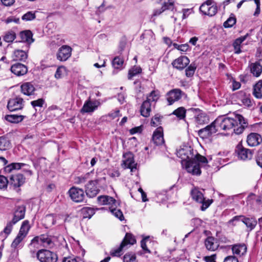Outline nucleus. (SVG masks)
<instances>
[{"mask_svg": "<svg viewBox=\"0 0 262 262\" xmlns=\"http://www.w3.org/2000/svg\"><path fill=\"white\" fill-rule=\"evenodd\" d=\"M217 128L224 130L233 129L234 133L240 135L248 127V122L242 115L234 114L233 117L220 116L215 120Z\"/></svg>", "mask_w": 262, "mask_h": 262, "instance_id": "nucleus-1", "label": "nucleus"}, {"mask_svg": "<svg viewBox=\"0 0 262 262\" xmlns=\"http://www.w3.org/2000/svg\"><path fill=\"white\" fill-rule=\"evenodd\" d=\"M177 155L182 160L187 161L186 169L193 175L199 176L201 173L200 165L192 160L194 156V150L190 146H186L177 151Z\"/></svg>", "mask_w": 262, "mask_h": 262, "instance_id": "nucleus-2", "label": "nucleus"}, {"mask_svg": "<svg viewBox=\"0 0 262 262\" xmlns=\"http://www.w3.org/2000/svg\"><path fill=\"white\" fill-rule=\"evenodd\" d=\"M136 243V239L135 236L131 233H126L120 246L112 249L110 254L113 257L120 256L122 254L123 250L128 248V245H133Z\"/></svg>", "mask_w": 262, "mask_h": 262, "instance_id": "nucleus-3", "label": "nucleus"}, {"mask_svg": "<svg viewBox=\"0 0 262 262\" xmlns=\"http://www.w3.org/2000/svg\"><path fill=\"white\" fill-rule=\"evenodd\" d=\"M218 10L216 3L213 0H207L200 7V11L204 14L209 16H214Z\"/></svg>", "mask_w": 262, "mask_h": 262, "instance_id": "nucleus-4", "label": "nucleus"}, {"mask_svg": "<svg viewBox=\"0 0 262 262\" xmlns=\"http://www.w3.org/2000/svg\"><path fill=\"white\" fill-rule=\"evenodd\" d=\"M191 195L193 200L202 204L201 206V210L202 211H205L213 202L212 199L206 200L203 193L196 188L191 190Z\"/></svg>", "mask_w": 262, "mask_h": 262, "instance_id": "nucleus-5", "label": "nucleus"}, {"mask_svg": "<svg viewBox=\"0 0 262 262\" xmlns=\"http://www.w3.org/2000/svg\"><path fill=\"white\" fill-rule=\"evenodd\" d=\"M36 257L40 262H56L58 260L55 253L46 249L39 250L36 252Z\"/></svg>", "mask_w": 262, "mask_h": 262, "instance_id": "nucleus-6", "label": "nucleus"}, {"mask_svg": "<svg viewBox=\"0 0 262 262\" xmlns=\"http://www.w3.org/2000/svg\"><path fill=\"white\" fill-rule=\"evenodd\" d=\"M71 199L76 203L86 202L85 195L83 189L76 187H71L68 191Z\"/></svg>", "mask_w": 262, "mask_h": 262, "instance_id": "nucleus-7", "label": "nucleus"}, {"mask_svg": "<svg viewBox=\"0 0 262 262\" xmlns=\"http://www.w3.org/2000/svg\"><path fill=\"white\" fill-rule=\"evenodd\" d=\"M218 130L219 128L216 126V123H214V121L210 124L199 130L198 134L200 138L205 139H208L213 134H215Z\"/></svg>", "mask_w": 262, "mask_h": 262, "instance_id": "nucleus-8", "label": "nucleus"}, {"mask_svg": "<svg viewBox=\"0 0 262 262\" xmlns=\"http://www.w3.org/2000/svg\"><path fill=\"white\" fill-rule=\"evenodd\" d=\"M124 160L123 161V167L124 168H129L131 172H134L137 169V163H135L134 155L131 152H127L123 154Z\"/></svg>", "mask_w": 262, "mask_h": 262, "instance_id": "nucleus-9", "label": "nucleus"}, {"mask_svg": "<svg viewBox=\"0 0 262 262\" xmlns=\"http://www.w3.org/2000/svg\"><path fill=\"white\" fill-rule=\"evenodd\" d=\"M238 158L243 160H250L253 156V150L245 148L241 143H238L235 149Z\"/></svg>", "mask_w": 262, "mask_h": 262, "instance_id": "nucleus-10", "label": "nucleus"}, {"mask_svg": "<svg viewBox=\"0 0 262 262\" xmlns=\"http://www.w3.org/2000/svg\"><path fill=\"white\" fill-rule=\"evenodd\" d=\"M24 106V99L20 97L10 99L7 104V108L11 112L21 110Z\"/></svg>", "mask_w": 262, "mask_h": 262, "instance_id": "nucleus-11", "label": "nucleus"}, {"mask_svg": "<svg viewBox=\"0 0 262 262\" xmlns=\"http://www.w3.org/2000/svg\"><path fill=\"white\" fill-rule=\"evenodd\" d=\"M72 51V49L70 46L63 45L58 49L56 58L60 61H65L71 57Z\"/></svg>", "mask_w": 262, "mask_h": 262, "instance_id": "nucleus-12", "label": "nucleus"}, {"mask_svg": "<svg viewBox=\"0 0 262 262\" xmlns=\"http://www.w3.org/2000/svg\"><path fill=\"white\" fill-rule=\"evenodd\" d=\"M101 104L98 100L92 101L90 99L85 101L80 112L82 114L93 113L96 110Z\"/></svg>", "mask_w": 262, "mask_h": 262, "instance_id": "nucleus-13", "label": "nucleus"}, {"mask_svg": "<svg viewBox=\"0 0 262 262\" xmlns=\"http://www.w3.org/2000/svg\"><path fill=\"white\" fill-rule=\"evenodd\" d=\"M25 180L26 178L23 174L12 175L10 178L9 184L14 188H18L25 183Z\"/></svg>", "mask_w": 262, "mask_h": 262, "instance_id": "nucleus-14", "label": "nucleus"}, {"mask_svg": "<svg viewBox=\"0 0 262 262\" xmlns=\"http://www.w3.org/2000/svg\"><path fill=\"white\" fill-rule=\"evenodd\" d=\"M183 92L179 89H173L169 91L167 95V100L169 105L172 104L174 102L178 101L182 97Z\"/></svg>", "mask_w": 262, "mask_h": 262, "instance_id": "nucleus-15", "label": "nucleus"}, {"mask_svg": "<svg viewBox=\"0 0 262 262\" xmlns=\"http://www.w3.org/2000/svg\"><path fill=\"white\" fill-rule=\"evenodd\" d=\"M97 182L96 181H90L85 185V193L89 198L95 197L99 190L96 186Z\"/></svg>", "mask_w": 262, "mask_h": 262, "instance_id": "nucleus-16", "label": "nucleus"}, {"mask_svg": "<svg viewBox=\"0 0 262 262\" xmlns=\"http://www.w3.org/2000/svg\"><path fill=\"white\" fill-rule=\"evenodd\" d=\"M189 62L190 60L187 56H182L173 61L172 65L177 69L182 70L187 67Z\"/></svg>", "mask_w": 262, "mask_h": 262, "instance_id": "nucleus-17", "label": "nucleus"}, {"mask_svg": "<svg viewBox=\"0 0 262 262\" xmlns=\"http://www.w3.org/2000/svg\"><path fill=\"white\" fill-rule=\"evenodd\" d=\"M152 140L156 145H161L164 143L163 128L161 126L156 128L152 135Z\"/></svg>", "mask_w": 262, "mask_h": 262, "instance_id": "nucleus-18", "label": "nucleus"}, {"mask_svg": "<svg viewBox=\"0 0 262 262\" xmlns=\"http://www.w3.org/2000/svg\"><path fill=\"white\" fill-rule=\"evenodd\" d=\"M262 142L260 135L257 133H252L250 134L247 138V142L250 146H256Z\"/></svg>", "mask_w": 262, "mask_h": 262, "instance_id": "nucleus-19", "label": "nucleus"}, {"mask_svg": "<svg viewBox=\"0 0 262 262\" xmlns=\"http://www.w3.org/2000/svg\"><path fill=\"white\" fill-rule=\"evenodd\" d=\"M19 36L21 39L19 41L27 43V48H29L30 45L34 41V39L32 37L33 34L30 30L21 31L19 33Z\"/></svg>", "mask_w": 262, "mask_h": 262, "instance_id": "nucleus-20", "label": "nucleus"}, {"mask_svg": "<svg viewBox=\"0 0 262 262\" xmlns=\"http://www.w3.org/2000/svg\"><path fill=\"white\" fill-rule=\"evenodd\" d=\"M21 92L26 95L32 96V98H34V92L35 88L34 85L29 82L23 83L20 86Z\"/></svg>", "mask_w": 262, "mask_h": 262, "instance_id": "nucleus-21", "label": "nucleus"}, {"mask_svg": "<svg viewBox=\"0 0 262 262\" xmlns=\"http://www.w3.org/2000/svg\"><path fill=\"white\" fill-rule=\"evenodd\" d=\"M26 212V206L24 205L17 206L14 212V216L12 221L14 223H17L19 221L23 219Z\"/></svg>", "mask_w": 262, "mask_h": 262, "instance_id": "nucleus-22", "label": "nucleus"}, {"mask_svg": "<svg viewBox=\"0 0 262 262\" xmlns=\"http://www.w3.org/2000/svg\"><path fill=\"white\" fill-rule=\"evenodd\" d=\"M11 72L15 75L20 76L27 73V67L21 63H17L12 65L11 67Z\"/></svg>", "mask_w": 262, "mask_h": 262, "instance_id": "nucleus-23", "label": "nucleus"}, {"mask_svg": "<svg viewBox=\"0 0 262 262\" xmlns=\"http://www.w3.org/2000/svg\"><path fill=\"white\" fill-rule=\"evenodd\" d=\"M191 110L198 113L195 116L196 121L200 124H204L208 122L209 119L206 114L199 108H191Z\"/></svg>", "mask_w": 262, "mask_h": 262, "instance_id": "nucleus-24", "label": "nucleus"}, {"mask_svg": "<svg viewBox=\"0 0 262 262\" xmlns=\"http://www.w3.org/2000/svg\"><path fill=\"white\" fill-rule=\"evenodd\" d=\"M204 243L206 249L211 251H215L219 246L216 239L213 236L207 237Z\"/></svg>", "mask_w": 262, "mask_h": 262, "instance_id": "nucleus-25", "label": "nucleus"}, {"mask_svg": "<svg viewBox=\"0 0 262 262\" xmlns=\"http://www.w3.org/2000/svg\"><path fill=\"white\" fill-rule=\"evenodd\" d=\"M98 203L101 205H111V206H116V201L113 198L107 195H101L97 198Z\"/></svg>", "mask_w": 262, "mask_h": 262, "instance_id": "nucleus-26", "label": "nucleus"}, {"mask_svg": "<svg viewBox=\"0 0 262 262\" xmlns=\"http://www.w3.org/2000/svg\"><path fill=\"white\" fill-rule=\"evenodd\" d=\"M250 72L256 77H259L262 73V66L258 61L251 63L249 66Z\"/></svg>", "mask_w": 262, "mask_h": 262, "instance_id": "nucleus-27", "label": "nucleus"}, {"mask_svg": "<svg viewBox=\"0 0 262 262\" xmlns=\"http://www.w3.org/2000/svg\"><path fill=\"white\" fill-rule=\"evenodd\" d=\"M232 251L234 254L242 256L247 252V247L244 244H237L232 246Z\"/></svg>", "mask_w": 262, "mask_h": 262, "instance_id": "nucleus-28", "label": "nucleus"}, {"mask_svg": "<svg viewBox=\"0 0 262 262\" xmlns=\"http://www.w3.org/2000/svg\"><path fill=\"white\" fill-rule=\"evenodd\" d=\"M151 112V103L148 100L144 101L140 108V113L144 117H148L150 116Z\"/></svg>", "mask_w": 262, "mask_h": 262, "instance_id": "nucleus-29", "label": "nucleus"}, {"mask_svg": "<svg viewBox=\"0 0 262 262\" xmlns=\"http://www.w3.org/2000/svg\"><path fill=\"white\" fill-rule=\"evenodd\" d=\"M26 117V116L24 115H7L5 116V119L10 123H18L21 122Z\"/></svg>", "mask_w": 262, "mask_h": 262, "instance_id": "nucleus-30", "label": "nucleus"}, {"mask_svg": "<svg viewBox=\"0 0 262 262\" xmlns=\"http://www.w3.org/2000/svg\"><path fill=\"white\" fill-rule=\"evenodd\" d=\"M243 219V223L250 231L254 229L257 224V221L254 217H247L244 216Z\"/></svg>", "mask_w": 262, "mask_h": 262, "instance_id": "nucleus-31", "label": "nucleus"}, {"mask_svg": "<svg viewBox=\"0 0 262 262\" xmlns=\"http://www.w3.org/2000/svg\"><path fill=\"white\" fill-rule=\"evenodd\" d=\"M262 79L259 80L254 85L253 88L252 94L257 99L262 98Z\"/></svg>", "mask_w": 262, "mask_h": 262, "instance_id": "nucleus-32", "label": "nucleus"}, {"mask_svg": "<svg viewBox=\"0 0 262 262\" xmlns=\"http://www.w3.org/2000/svg\"><path fill=\"white\" fill-rule=\"evenodd\" d=\"M27 165L22 163H12L4 168L6 172L10 173L13 170H18Z\"/></svg>", "mask_w": 262, "mask_h": 262, "instance_id": "nucleus-33", "label": "nucleus"}, {"mask_svg": "<svg viewBox=\"0 0 262 262\" xmlns=\"http://www.w3.org/2000/svg\"><path fill=\"white\" fill-rule=\"evenodd\" d=\"M27 57V53L25 51L17 50L14 52L13 59L14 60L25 61Z\"/></svg>", "mask_w": 262, "mask_h": 262, "instance_id": "nucleus-34", "label": "nucleus"}, {"mask_svg": "<svg viewBox=\"0 0 262 262\" xmlns=\"http://www.w3.org/2000/svg\"><path fill=\"white\" fill-rule=\"evenodd\" d=\"M41 244L45 247H51L53 245L51 238L48 235L42 234L39 236Z\"/></svg>", "mask_w": 262, "mask_h": 262, "instance_id": "nucleus-35", "label": "nucleus"}, {"mask_svg": "<svg viewBox=\"0 0 262 262\" xmlns=\"http://www.w3.org/2000/svg\"><path fill=\"white\" fill-rule=\"evenodd\" d=\"M11 146V142L7 137L5 136L0 137V150H6L10 148Z\"/></svg>", "mask_w": 262, "mask_h": 262, "instance_id": "nucleus-36", "label": "nucleus"}, {"mask_svg": "<svg viewBox=\"0 0 262 262\" xmlns=\"http://www.w3.org/2000/svg\"><path fill=\"white\" fill-rule=\"evenodd\" d=\"M186 110L184 107H179L171 114L175 115L179 120H184L186 117Z\"/></svg>", "mask_w": 262, "mask_h": 262, "instance_id": "nucleus-37", "label": "nucleus"}, {"mask_svg": "<svg viewBox=\"0 0 262 262\" xmlns=\"http://www.w3.org/2000/svg\"><path fill=\"white\" fill-rule=\"evenodd\" d=\"M81 212L83 219H90L95 214V210L93 208L85 207L81 209Z\"/></svg>", "mask_w": 262, "mask_h": 262, "instance_id": "nucleus-38", "label": "nucleus"}, {"mask_svg": "<svg viewBox=\"0 0 262 262\" xmlns=\"http://www.w3.org/2000/svg\"><path fill=\"white\" fill-rule=\"evenodd\" d=\"M30 226L29 225V222L28 220L24 221L21 224L20 230L18 233L26 237L30 230Z\"/></svg>", "mask_w": 262, "mask_h": 262, "instance_id": "nucleus-39", "label": "nucleus"}, {"mask_svg": "<svg viewBox=\"0 0 262 262\" xmlns=\"http://www.w3.org/2000/svg\"><path fill=\"white\" fill-rule=\"evenodd\" d=\"M163 9L173 10L174 9V0H159Z\"/></svg>", "mask_w": 262, "mask_h": 262, "instance_id": "nucleus-40", "label": "nucleus"}, {"mask_svg": "<svg viewBox=\"0 0 262 262\" xmlns=\"http://www.w3.org/2000/svg\"><path fill=\"white\" fill-rule=\"evenodd\" d=\"M16 38V34L13 31L7 32L4 36V40L7 42H12Z\"/></svg>", "mask_w": 262, "mask_h": 262, "instance_id": "nucleus-41", "label": "nucleus"}, {"mask_svg": "<svg viewBox=\"0 0 262 262\" xmlns=\"http://www.w3.org/2000/svg\"><path fill=\"white\" fill-rule=\"evenodd\" d=\"M141 72L142 69L140 67H134L128 71V79L131 80L134 76L140 74Z\"/></svg>", "mask_w": 262, "mask_h": 262, "instance_id": "nucleus-42", "label": "nucleus"}, {"mask_svg": "<svg viewBox=\"0 0 262 262\" xmlns=\"http://www.w3.org/2000/svg\"><path fill=\"white\" fill-rule=\"evenodd\" d=\"M123 62L124 60L122 58L116 56L113 60L112 64L115 69H119L122 68Z\"/></svg>", "mask_w": 262, "mask_h": 262, "instance_id": "nucleus-43", "label": "nucleus"}, {"mask_svg": "<svg viewBox=\"0 0 262 262\" xmlns=\"http://www.w3.org/2000/svg\"><path fill=\"white\" fill-rule=\"evenodd\" d=\"M123 262H137L136 256L133 252H128L123 256Z\"/></svg>", "mask_w": 262, "mask_h": 262, "instance_id": "nucleus-44", "label": "nucleus"}, {"mask_svg": "<svg viewBox=\"0 0 262 262\" xmlns=\"http://www.w3.org/2000/svg\"><path fill=\"white\" fill-rule=\"evenodd\" d=\"M110 209L113 214L118 218L120 221H123L124 219L122 212L120 209H117L113 206H111Z\"/></svg>", "mask_w": 262, "mask_h": 262, "instance_id": "nucleus-45", "label": "nucleus"}, {"mask_svg": "<svg viewBox=\"0 0 262 262\" xmlns=\"http://www.w3.org/2000/svg\"><path fill=\"white\" fill-rule=\"evenodd\" d=\"M41 245L40 241L39 236L34 237L31 241L30 244L28 245V248L33 247V248H38L39 246Z\"/></svg>", "mask_w": 262, "mask_h": 262, "instance_id": "nucleus-46", "label": "nucleus"}, {"mask_svg": "<svg viewBox=\"0 0 262 262\" xmlns=\"http://www.w3.org/2000/svg\"><path fill=\"white\" fill-rule=\"evenodd\" d=\"M25 237V236L18 233L16 237L15 238L11 244V247L14 249L16 248Z\"/></svg>", "mask_w": 262, "mask_h": 262, "instance_id": "nucleus-47", "label": "nucleus"}, {"mask_svg": "<svg viewBox=\"0 0 262 262\" xmlns=\"http://www.w3.org/2000/svg\"><path fill=\"white\" fill-rule=\"evenodd\" d=\"M238 95L239 96H245V97L242 99L243 103L247 106L252 105L251 101L248 97H246V93L243 91H241L238 92Z\"/></svg>", "mask_w": 262, "mask_h": 262, "instance_id": "nucleus-48", "label": "nucleus"}, {"mask_svg": "<svg viewBox=\"0 0 262 262\" xmlns=\"http://www.w3.org/2000/svg\"><path fill=\"white\" fill-rule=\"evenodd\" d=\"M159 98V94L158 91H152L150 92L149 95L147 97L146 100H148L150 102L151 101H156Z\"/></svg>", "mask_w": 262, "mask_h": 262, "instance_id": "nucleus-49", "label": "nucleus"}, {"mask_svg": "<svg viewBox=\"0 0 262 262\" xmlns=\"http://www.w3.org/2000/svg\"><path fill=\"white\" fill-rule=\"evenodd\" d=\"M195 69L196 66L195 64L191 63L185 70L186 76L188 77H192L194 75Z\"/></svg>", "mask_w": 262, "mask_h": 262, "instance_id": "nucleus-50", "label": "nucleus"}, {"mask_svg": "<svg viewBox=\"0 0 262 262\" xmlns=\"http://www.w3.org/2000/svg\"><path fill=\"white\" fill-rule=\"evenodd\" d=\"M35 17V12L28 11L22 16L21 19L25 21H31L34 19Z\"/></svg>", "mask_w": 262, "mask_h": 262, "instance_id": "nucleus-51", "label": "nucleus"}, {"mask_svg": "<svg viewBox=\"0 0 262 262\" xmlns=\"http://www.w3.org/2000/svg\"><path fill=\"white\" fill-rule=\"evenodd\" d=\"M192 160H194V161H195L199 164H200V163H208V160H207V158L203 156L198 153H196V155H194Z\"/></svg>", "mask_w": 262, "mask_h": 262, "instance_id": "nucleus-52", "label": "nucleus"}, {"mask_svg": "<svg viewBox=\"0 0 262 262\" xmlns=\"http://www.w3.org/2000/svg\"><path fill=\"white\" fill-rule=\"evenodd\" d=\"M236 23L235 17L230 16L226 21L224 23L223 26L226 28L232 27Z\"/></svg>", "mask_w": 262, "mask_h": 262, "instance_id": "nucleus-53", "label": "nucleus"}, {"mask_svg": "<svg viewBox=\"0 0 262 262\" xmlns=\"http://www.w3.org/2000/svg\"><path fill=\"white\" fill-rule=\"evenodd\" d=\"M12 221L8 222L3 230V232L6 235V237L11 232L13 226L15 224Z\"/></svg>", "mask_w": 262, "mask_h": 262, "instance_id": "nucleus-54", "label": "nucleus"}, {"mask_svg": "<svg viewBox=\"0 0 262 262\" xmlns=\"http://www.w3.org/2000/svg\"><path fill=\"white\" fill-rule=\"evenodd\" d=\"M8 184H9V180L6 177L0 175V189L6 188Z\"/></svg>", "mask_w": 262, "mask_h": 262, "instance_id": "nucleus-55", "label": "nucleus"}, {"mask_svg": "<svg viewBox=\"0 0 262 262\" xmlns=\"http://www.w3.org/2000/svg\"><path fill=\"white\" fill-rule=\"evenodd\" d=\"M45 103V100L43 98H39L36 100H34L31 102V105L35 108L36 107H41Z\"/></svg>", "mask_w": 262, "mask_h": 262, "instance_id": "nucleus-56", "label": "nucleus"}, {"mask_svg": "<svg viewBox=\"0 0 262 262\" xmlns=\"http://www.w3.org/2000/svg\"><path fill=\"white\" fill-rule=\"evenodd\" d=\"M161 121L160 116L158 114H157L151 119L150 124L151 126L156 127L161 124Z\"/></svg>", "mask_w": 262, "mask_h": 262, "instance_id": "nucleus-57", "label": "nucleus"}, {"mask_svg": "<svg viewBox=\"0 0 262 262\" xmlns=\"http://www.w3.org/2000/svg\"><path fill=\"white\" fill-rule=\"evenodd\" d=\"M241 43L239 42V41H238L237 39H235L233 42V46L234 47V53L235 54H238L241 53Z\"/></svg>", "mask_w": 262, "mask_h": 262, "instance_id": "nucleus-58", "label": "nucleus"}, {"mask_svg": "<svg viewBox=\"0 0 262 262\" xmlns=\"http://www.w3.org/2000/svg\"><path fill=\"white\" fill-rule=\"evenodd\" d=\"M148 237L143 238L141 241V247L145 253H150V251L148 249L146 244V241Z\"/></svg>", "mask_w": 262, "mask_h": 262, "instance_id": "nucleus-59", "label": "nucleus"}, {"mask_svg": "<svg viewBox=\"0 0 262 262\" xmlns=\"http://www.w3.org/2000/svg\"><path fill=\"white\" fill-rule=\"evenodd\" d=\"M257 164L262 168V153L258 152L255 157Z\"/></svg>", "mask_w": 262, "mask_h": 262, "instance_id": "nucleus-60", "label": "nucleus"}, {"mask_svg": "<svg viewBox=\"0 0 262 262\" xmlns=\"http://www.w3.org/2000/svg\"><path fill=\"white\" fill-rule=\"evenodd\" d=\"M142 130V128L141 126L135 127L134 128H132L129 130V133L131 135H134L136 133H141Z\"/></svg>", "mask_w": 262, "mask_h": 262, "instance_id": "nucleus-61", "label": "nucleus"}, {"mask_svg": "<svg viewBox=\"0 0 262 262\" xmlns=\"http://www.w3.org/2000/svg\"><path fill=\"white\" fill-rule=\"evenodd\" d=\"M224 262H238V260L234 256H228L225 258Z\"/></svg>", "mask_w": 262, "mask_h": 262, "instance_id": "nucleus-62", "label": "nucleus"}, {"mask_svg": "<svg viewBox=\"0 0 262 262\" xmlns=\"http://www.w3.org/2000/svg\"><path fill=\"white\" fill-rule=\"evenodd\" d=\"M244 217V215L235 216L229 221V223L230 224H231L234 221H241L243 222V221L244 220V219H243Z\"/></svg>", "mask_w": 262, "mask_h": 262, "instance_id": "nucleus-63", "label": "nucleus"}, {"mask_svg": "<svg viewBox=\"0 0 262 262\" xmlns=\"http://www.w3.org/2000/svg\"><path fill=\"white\" fill-rule=\"evenodd\" d=\"M215 255L211 256H207L204 257V260L206 262H216L215 261Z\"/></svg>", "mask_w": 262, "mask_h": 262, "instance_id": "nucleus-64", "label": "nucleus"}]
</instances>
